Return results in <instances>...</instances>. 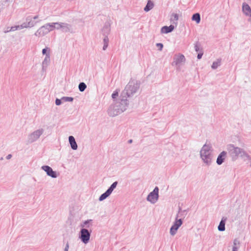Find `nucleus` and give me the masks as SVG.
<instances>
[{
    "label": "nucleus",
    "instance_id": "1",
    "mask_svg": "<svg viewBox=\"0 0 251 251\" xmlns=\"http://www.w3.org/2000/svg\"><path fill=\"white\" fill-rule=\"evenodd\" d=\"M127 99L121 95L120 98L114 100L108 109V114L110 117H115L124 112L128 107Z\"/></svg>",
    "mask_w": 251,
    "mask_h": 251
},
{
    "label": "nucleus",
    "instance_id": "2",
    "mask_svg": "<svg viewBox=\"0 0 251 251\" xmlns=\"http://www.w3.org/2000/svg\"><path fill=\"white\" fill-rule=\"evenodd\" d=\"M140 86L139 81L135 79L130 80L122 91L121 93L122 97H125L127 99L128 97L133 96L138 92Z\"/></svg>",
    "mask_w": 251,
    "mask_h": 251
},
{
    "label": "nucleus",
    "instance_id": "3",
    "mask_svg": "<svg viewBox=\"0 0 251 251\" xmlns=\"http://www.w3.org/2000/svg\"><path fill=\"white\" fill-rule=\"evenodd\" d=\"M212 146L210 144H205L200 151V157L207 166L211 165L212 159Z\"/></svg>",
    "mask_w": 251,
    "mask_h": 251
},
{
    "label": "nucleus",
    "instance_id": "4",
    "mask_svg": "<svg viewBox=\"0 0 251 251\" xmlns=\"http://www.w3.org/2000/svg\"><path fill=\"white\" fill-rule=\"evenodd\" d=\"M227 151L232 160L235 161L238 158L239 155L240 156H241L244 150L240 148L236 147L233 145H229L227 147Z\"/></svg>",
    "mask_w": 251,
    "mask_h": 251
},
{
    "label": "nucleus",
    "instance_id": "5",
    "mask_svg": "<svg viewBox=\"0 0 251 251\" xmlns=\"http://www.w3.org/2000/svg\"><path fill=\"white\" fill-rule=\"evenodd\" d=\"M44 132V130L43 128H40L32 132L28 135L27 143L31 144L35 142L43 134Z\"/></svg>",
    "mask_w": 251,
    "mask_h": 251
},
{
    "label": "nucleus",
    "instance_id": "6",
    "mask_svg": "<svg viewBox=\"0 0 251 251\" xmlns=\"http://www.w3.org/2000/svg\"><path fill=\"white\" fill-rule=\"evenodd\" d=\"M38 15L34 17L28 16L26 18L25 22L22 24L23 28H31L34 26L40 21H36L38 19Z\"/></svg>",
    "mask_w": 251,
    "mask_h": 251
},
{
    "label": "nucleus",
    "instance_id": "7",
    "mask_svg": "<svg viewBox=\"0 0 251 251\" xmlns=\"http://www.w3.org/2000/svg\"><path fill=\"white\" fill-rule=\"evenodd\" d=\"M91 230L89 231L86 228H82L80 229L79 235V238L84 244H87L90 239Z\"/></svg>",
    "mask_w": 251,
    "mask_h": 251
},
{
    "label": "nucleus",
    "instance_id": "8",
    "mask_svg": "<svg viewBox=\"0 0 251 251\" xmlns=\"http://www.w3.org/2000/svg\"><path fill=\"white\" fill-rule=\"evenodd\" d=\"M185 61L186 59L184 55L181 53L176 54L174 56L172 65L177 66V70H179V67L184 64Z\"/></svg>",
    "mask_w": 251,
    "mask_h": 251
},
{
    "label": "nucleus",
    "instance_id": "9",
    "mask_svg": "<svg viewBox=\"0 0 251 251\" xmlns=\"http://www.w3.org/2000/svg\"><path fill=\"white\" fill-rule=\"evenodd\" d=\"M159 188L155 187L153 190L151 192L148 196L147 200L151 203H155L158 200L159 198Z\"/></svg>",
    "mask_w": 251,
    "mask_h": 251
},
{
    "label": "nucleus",
    "instance_id": "10",
    "mask_svg": "<svg viewBox=\"0 0 251 251\" xmlns=\"http://www.w3.org/2000/svg\"><path fill=\"white\" fill-rule=\"evenodd\" d=\"M117 184V181L113 182L111 185V186L108 188V189L104 193H103L100 196L99 200L100 201H102L105 199H106L108 197H109L112 193L113 190L116 187Z\"/></svg>",
    "mask_w": 251,
    "mask_h": 251
},
{
    "label": "nucleus",
    "instance_id": "11",
    "mask_svg": "<svg viewBox=\"0 0 251 251\" xmlns=\"http://www.w3.org/2000/svg\"><path fill=\"white\" fill-rule=\"evenodd\" d=\"M50 32L47 25L41 26L35 33V35L37 37L44 36Z\"/></svg>",
    "mask_w": 251,
    "mask_h": 251
},
{
    "label": "nucleus",
    "instance_id": "12",
    "mask_svg": "<svg viewBox=\"0 0 251 251\" xmlns=\"http://www.w3.org/2000/svg\"><path fill=\"white\" fill-rule=\"evenodd\" d=\"M41 169L46 172L48 176L51 177L52 178H56L57 175L56 172L53 171L52 169L48 165H44L41 167Z\"/></svg>",
    "mask_w": 251,
    "mask_h": 251
},
{
    "label": "nucleus",
    "instance_id": "13",
    "mask_svg": "<svg viewBox=\"0 0 251 251\" xmlns=\"http://www.w3.org/2000/svg\"><path fill=\"white\" fill-rule=\"evenodd\" d=\"M110 24L109 22L105 23L104 25L101 29V34L103 36H108L110 32Z\"/></svg>",
    "mask_w": 251,
    "mask_h": 251
},
{
    "label": "nucleus",
    "instance_id": "14",
    "mask_svg": "<svg viewBox=\"0 0 251 251\" xmlns=\"http://www.w3.org/2000/svg\"><path fill=\"white\" fill-rule=\"evenodd\" d=\"M59 27H56L57 29H61L62 31L64 32H67L70 31L71 25L64 23H58L57 24Z\"/></svg>",
    "mask_w": 251,
    "mask_h": 251
},
{
    "label": "nucleus",
    "instance_id": "15",
    "mask_svg": "<svg viewBox=\"0 0 251 251\" xmlns=\"http://www.w3.org/2000/svg\"><path fill=\"white\" fill-rule=\"evenodd\" d=\"M242 10L246 16L251 17V8L248 4L245 2L243 3Z\"/></svg>",
    "mask_w": 251,
    "mask_h": 251
},
{
    "label": "nucleus",
    "instance_id": "16",
    "mask_svg": "<svg viewBox=\"0 0 251 251\" xmlns=\"http://www.w3.org/2000/svg\"><path fill=\"white\" fill-rule=\"evenodd\" d=\"M226 155V152L225 151H223L219 154L216 160L218 165H220L223 164L225 160Z\"/></svg>",
    "mask_w": 251,
    "mask_h": 251
},
{
    "label": "nucleus",
    "instance_id": "17",
    "mask_svg": "<svg viewBox=\"0 0 251 251\" xmlns=\"http://www.w3.org/2000/svg\"><path fill=\"white\" fill-rule=\"evenodd\" d=\"M50 61V53L46 54V56L42 62V70L43 71H46L47 66Z\"/></svg>",
    "mask_w": 251,
    "mask_h": 251
},
{
    "label": "nucleus",
    "instance_id": "18",
    "mask_svg": "<svg viewBox=\"0 0 251 251\" xmlns=\"http://www.w3.org/2000/svg\"><path fill=\"white\" fill-rule=\"evenodd\" d=\"M69 142L71 148L73 150H76L77 149V145L75 142V138L73 136H70L69 137Z\"/></svg>",
    "mask_w": 251,
    "mask_h": 251
},
{
    "label": "nucleus",
    "instance_id": "19",
    "mask_svg": "<svg viewBox=\"0 0 251 251\" xmlns=\"http://www.w3.org/2000/svg\"><path fill=\"white\" fill-rule=\"evenodd\" d=\"M174 26L170 25V26H164L161 29V32L162 33H168L171 32L174 29Z\"/></svg>",
    "mask_w": 251,
    "mask_h": 251
},
{
    "label": "nucleus",
    "instance_id": "20",
    "mask_svg": "<svg viewBox=\"0 0 251 251\" xmlns=\"http://www.w3.org/2000/svg\"><path fill=\"white\" fill-rule=\"evenodd\" d=\"M241 157L245 161H248L247 163L250 164L251 167V157L245 151L242 152Z\"/></svg>",
    "mask_w": 251,
    "mask_h": 251
},
{
    "label": "nucleus",
    "instance_id": "21",
    "mask_svg": "<svg viewBox=\"0 0 251 251\" xmlns=\"http://www.w3.org/2000/svg\"><path fill=\"white\" fill-rule=\"evenodd\" d=\"M226 220V218L223 217L220 224L218 226V229L220 231H223L225 230V224Z\"/></svg>",
    "mask_w": 251,
    "mask_h": 251
},
{
    "label": "nucleus",
    "instance_id": "22",
    "mask_svg": "<svg viewBox=\"0 0 251 251\" xmlns=\"http://www.w3.org/2000/svg\"><path fill=\"white\" fill-rule=\"evenodd\" d=\"M154 6V3L151 0H148L147 3L144 8V11L148 12L153 8Z\"/></svg>",
    "mask_w": 251,
    "mask_h": 251
},
{
    "label": "nucleus",
    "instance_id": "23",
    "mask_svg": "<svg viewBox=\"0 0 251 251\" xmlns=\"http://www.w3.org/2000/svg\"><path fill=\"white\" fill-rule=\"evenodd\" d=\"M23 25H15L12 27H10L9 30H5L4 32V33L9 32L10 31H14L17 30H21L22 29H23Z\"/></svg>",
    "mask_w": 251,
    "mask_h": 251
},
{
    "label": "nucleus",
    "instance_id": "24",
    "mask_svg": "<svg viewBox=\"0 0 251 251\" xmlns=\"http://www.w3.org/2000/svg\"><path fill=\"white\" fill-rule=\"evenodd\" d=\"M192 20L194 21L197 24H199L201 22V15L199 13L194 14L192 17Z\"/></svg>",
    "mask_w": 251,
    "mask_h": 251
},
{
    "label": "nucleus",
    "instance_id": "25",
    "mask_svg": "<svg viewBox=\"0 0 251 251\" xmlns=\"http://www.w3.org/2000/svg\"><path fill=\"white\" fill-rule=\"evenodd\" d=\"M182 224V221L181 219H177V217L176 218L175 223H174L173 226L174 227L178 229V228L181 226Z\"/></svg>",
    "mask_w": 251,
    "mask_h": 251
},
{
    "label": "nucleus",
    "instance_id": "26",
    "mask_svg": "<svg viewBox=\"0 0 251 251\" xmlns=\"http://www.w3.org/2000/svg\"><path fill=\"white\" fill-rule=\"evenodd\" d=\"M221 60L220 59H217L216 61L213 62L211 68L215 70L219 66L221 65Z\"/></svg>",
    "mask_w": 251,
    "mask_h": 251
},
{
    "label": "nucleus",
    "instance_id": "27",
    "mask_svg": "<svg viewBox=\"0 0 251 251\" xmlns=\"http://www.w3.org/2000/svg\"><path fill=\"white\" fill-rule=\"evenodd\" d=\"M57 24L58 23H48L47 24V25L50 30V32L53 30L54 28L56 29V27H55V25H58Z\"/></svg>",
    "mask_w": 251,
    "mask_h": 251
},
{
    "label": "nucleus",
    "instance_id": "28",
    "mask_svg": "<svg viewBox=\"0 0 251 251\" xmlns=\"http://www.w3.org/2000/svg\"><path fill=\"white\" fill-rule=\"evenodd\" d=\"M87 88V85L84 82H80L78 85V89L80 92H84Z\"/></svg>",
    "mask_w": 251,
    "mask_h": 251
},
{
    "label": "nucleus",
    "instance_id": "29",
    "mask_svg": "<svg viewBox=\"0 0 251 251\" xmlns=\"http://www.w3.org/2000/svg\"><path fill=\"white\" fill-rule=\"evenodd\" d=\"M92 221V220H87L83 222L81 225L80 226L82 228H88L89 227V224Z\"/></svg>",
    "mask_w": 251,
    "mask_h": 251
},
{
    "label": "nucleus",
    "instance_id": "30",
    "mask_svg": "<svg viewBox=\"0 0 251 251\" xmlns=\"http://www.w3.org/2000/svg\"><path fill=\"white\" fill-rule=\"evenodd\" d=\"M178 20V15L177 14H173L171 17V21H175L173 22L174 24H176L177 21Z\"/></svg>",
    "mask_w": 251,
    "mask_h": 251
},
{
    "label": "nucleus",
    "instance_id": "31",
    "mask_svg": "<svg viewBox=\"0 0 251 251\" xmlns=\"http://www.w3.org/2000/svg\"><path fill=\"white\" fill-rule=\"evenodd\" d=\"M177 229V228L172 226L170 231V234L172 236L175 235L176 234Z\"/></svg>",
    "mask_w": 251,
    "mask_h": 251
},
{
    "label": "nucleus",
    "instance_id": "32",
    "mask_svg": "<svg viewBox=\"0 0 251 251\" xmlns=\"http://www.w3.org/2000/svg\"><path fill=\"white\" fill-rule=\"evenodd\" d=\"M62 100L63 101H72L74 100V98L69 97H63L61 98Z\"/></svg>",
    "mask_w": 251,
    "mask_h": 251
},
{
    "label": "nucleus",
    "instance_id": "33",
    "mask_svg": "<svg viewBox=\"0 0 251 251\" xmlns=\"http://www.w3.org/2000/svg\"><path fill=\"white\" fill-rule=\"evenodd\" d=\"M119 91H120L119 90L117 89L112 94V98L114 100H115V99H116L117 97L118 96Z\"/></svg>",
    "mask_w": 251,
    "mask_h": 251
},
{
    "label": "nucleus",
    "instance_id": "34",
    "mask_svg": "<svg viewBox=\"0 0 251 251\" xmlns=\"http://www.w3.org/2000/svg\"><path fill=\"white\" fill-rule=\"evenodd\" d=\"M156 46L158 47V50L161 51L162 50L163 45L162 43H157Z\"/></svg>",
    "mask_w": 251,
    "mask_h": 251
},
{
    "label": "nucleus",
    "instance_id": "35",
    "mask_svg": "<svg viewBox=\"0 0 251 251\" xmlns=\"http://www.w3.org/2000/svg\"><path fill=\"white\" fill-rule=\"evenodd\" d=\"M109 39L108 36H104L103 38V44H108Z\"/></svg>",
    "mask_w": 251,
    "mask_h": 251
},
{
    "label": "nucleus",
    "instance_id": "36",
    "mask_svg": "<svg viewBox=\"0 0 251 251\" xmlns=\"http://www.w3.org/2000/svg\"><path fill=\"white\" fill-rule=\"evenodd\" d=\"M195 50L196 51L198 52L200 50V46L198 43H196L195 44Z\"/></svg>",
    "mask_w": 251,
    "mask_h": 251
},
{
    "label": "nucleus",
    "instance_id": "37",
    "mask_svg": "<svg viewBox=\"0 0 251 251\" xmlns=\"http://www.w3.org/2000/svg\"><path fill=\"white\" fill-rule=\"evenodd\" d=\"M233 244H234V246H236L237 247V246L239 245L240 241H239V240L238 239H235L234 240Z\"/></svg>",
    "mask_w": 251,
    "mask_h": 251
},
{
    "label": "nucleus",
    "instance_id": "38",
    "mask_svg": "<svg viewBox=\"0 0 251 251\" xmlns=\"http://www.w3.org/2000/svg\"><path fill=\"white\" fill-rule=\"evenodd\" d=\"M61 100H62L56 99L55 100V104L56 105H60L61 104Z\"/></svg>",
    "mask_w": 251,
    "mask_h": 251
},
{
    "label": "nucleus",
    "instance_id": "39",
    "mask_svg": "<svg viewBox=\"0 0 251 251\" xmlns=\"http://www.w3.org/2000/svg\"><path fill=\"white\" fill-rule=\"evenodd\" d=\"M69 248V242L67 241L66 243V244L65 245V248H64V251H68Z\"/></svg>",
    "mask_w": 251,
    "mask_h": 251
},
{
    "label": "nucleus",
    "instance_id": "40",
    "mask_svg": "<svg viewBox=\"0 0 251 251\" xmlns=\"http://www.w3.org/2000/svg\"><path fill=\"white\" fill-rule=\"evenodd\" d=\"M202 55H203V52H201L199 53L198 54V55H197L198 59H201V57H202Z\"/></svg>",
    "mask_w": 251,
    "mask_h": 251
},
{
    "label": "nucleus",
    "instance_id": "41",
    "mask_svg": "<svg viewBox=\"0 0 251 251\" xmlns=\"http://www.w3.org/2000/svg\"><path fill=\"white\" fill-rule=\"evenodd\" d=\"M47 49H48V48H45L42 50V53L43 54L46 55V54H47Z\"/></svg>",
    "mask_w": 251,
    "mask_h": 251
},
{
    "label": "nucleus",
    "instance_id": "42",
    "mask_svg": "<svg viewBox=\"0 0 251 251\" xmlns=\"http://www.w3.org/2000/svg\"><path fill=\"white\" fill-rule=\"evenodd\" d=\"M108 46V44H103V50H105L107 49Z\"/></svg>",
    "mask_w": 251,
    "mask_h": 251
},
{
    "label": "nucleus",
    "instance_id": "43",
    "mask_svg": "<svg viewBox=\"0 0 251 251\" xmlns=\"http://www.w3.org/2000/svg\"><path fill=\"white\" fill-rule=\"evenodd\" d=\"M238 248L236 246H233L232 248V251H237Z\"/></svg>",
    "mask_w": 251,
    "mask_h": 251
},
{
    "label": "nucleus",
    "instance_id": "44",
    "mask_svg": "<svg viewBox=\"0 0 251 251\" xmlns=\"http://www.w3.org/2000/svg\"><path fill=\"white\" fill-rule=\"evenodd\" d=\"M11 157H12V155L11 154H8L6 156V159H10L11 158Z\"/></svg>",
    "mask_w": 251,
    "mask_h": 251
},
{
    "label": "nucleus",
    "instance_id": "45",
    "mask_svg": "<svg viewBox=\"0 0 251 251\" xmlns=\"http://www.w3.org/2000/svg\"><path fill=\"white\" fill-rule=\"evenodd\" d=\"M132 140H129L128 141V142H129V143H131V142H132Z\"/></svg>",
    "mask_w": 251,
    "mask_h": 251
},
{
    "label": "nucleus",
    "instance_id": "46",
    "mask_svg": "<svg viewBox=\"0 0 251 251\" xmlns=\"http://www.w3.org/2000/svg\"><path fill=\"white\" fill-rule=\"evenodd\" d=\"M10 28V27H7L6 30H9V28Z\"/></svg>",
    "mask_w": 251,
    "mask_h": 251
},
{
    "label": "nucleus",
    "instance_id": "47",
    "mask_svg": "<svg viewBox=\"0 0 251 251\" xmlns=\"http://www.w3.org/2000/svg\"><path fill=\"white\" fill-rule=\"evenodd\" d=\"M56 26H55V27H59V25H56Z\"/></svg>",
    "mask_w": 251,
    "mask_h": 251
}]
</instances>
